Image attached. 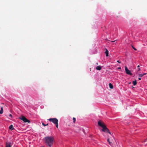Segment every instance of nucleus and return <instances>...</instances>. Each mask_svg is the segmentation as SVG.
<instances>
[{
	"mask_svg": "<svg viewBox=\"0 0 147 147\" xmlns=\"http://www.w3.org/2000/svg\"><path fill=\"white\" fill-rule=\"evenodd\" d=\"M133 83L134 86H135L137 84V82L136 80L133 81Z\"/></svg>",
	"mask_w": 147,
	"mask_h": 147,
	"instance_id": "12",
	"label": "nucleus"
},
{
	"mask_svg": "<svg viewBox=\"0 0 147 147\" xmlns=\"http://www.w3.org/2000/svg\"><path fill=\"white\" fill-rule=\"evenodd\" d=\"M125 72L127 74L130 75H132V74L131 72L128 69L126 66H125Z\"/></svg>",
	"mask_w": 147,
	"mask_h": 147,
	"instance_id": "5",
	"label": "nucleus"
},
{
	"mask_svg": "<svg viewBox=\"0 0 147 147\" xmlns=\"http://www.w3.org/2000/svg\"><path fill=\"white\" fill-rule=\"evenodd\" d=\"M96 69L97 70H100L101 69V67L100 66H98L96 67Z\"/></svg>",
	"mask_w": 147,
	"mask_h": 147,
	"instance_id": "8",
	"label": "nucleus"
},
{
	"mask_svg": "<svg viewBox=\"0 0 147 147\" xmlns=\"http://www.w3.org/2000/svg\"><path fill=\"white\" fill-rule=\"evenodd\" d=\"M6 147H11V145L10 144H7Z\"/></svg>",
	"mask_w": 147,
	"mask_h": 147,
	"instance_id": "15",
	"label": "nucleus"
},
{
	"mask_svg": "<svg viewBox=\"0 0 147 147\" xmlns=\"http://www.w3.org/2000/svg\"><path fill=\"white\" fill-rule=\"evenodd\" d=\"M75 128V131L76 132H78L80 130V128L79 127H76Z\"/></svg>",
	"mask_w": 147,
	"mask_h": 147,
	"instance_id": "9",
	"label": "nucleus"
},
{
	"mask_svg": "<svg viewBox=\"0 0 147 147\" xmlns=\"http://www.w3.org/2000/svg\"><path fill=\"white\" fill-rule=\"evenodd\" d=\"M49 121L55 124L57 128H58V120L56 118H50L48 119Z\"/></svg>",
	"mask_w": 147,
	"mask_h": 147,
	"instance_id": "3",
	"label": "nucleus"
},
{
	"mask_svg": "<svg viewBox=\"0 0 147 147\" xmlns=\"http://www.w3.org/2000/svg\"><path fill=\"white\" fill-rule=\"evenodd\" d=\"M9 117H12V115H11V114H10L9 115Z\"/></svg>",
	"mask_w": 147,
	"mask_h": 147,
	"instance_id": "20",
	"label": "nucleus"
},
{
	"mask_svg": "<svg viewBox=\"0 0 147 147\" xmlns=\"http://www.w3.org/2000/svg\"><path fill=\"white\" fill-rule=\"evenodd\" d=\"M146 139H147V138Z\"/></svg>",
	"mask_w": 147,
	"mask_h": 147,
	"instance_id": "27",
	"label": "nucleus"
},
{
	"mask_svg": "<svg viewBox=\"0 0 147 147\" xmlns=\"http://www.w3.org/2000/svg\"><path fill=\"white\" fill-rule=\"evenodd\" d=\"M109 86L110 88L111 89H112L113 88V85L111 83H109Z\"/></svg>",
	"mask_w": 147,
	"mask_h": 147,
	"instance_id": "10",
	"label": "nucleus"
},
{
	"mask_svg": "<svg viewBox=\"0 0 147 147\" xmlns=\"http://www.w3.org/2000/svg\"><path fill=\"white\" fill-rule=\"evenodd\" d=\"M117 62H118V63H121V62H120V61H119V60L117 61Z\"/></svg>",
	"mask_w": 147,
	"mask_h": 147,
	"instance_id": "19",
	"label": "nucleus"
},
{
	"mask_svg": "<svg viewBox=\"0 0 147 147\" xmlns=\"http://www.w3.org/2000/svg\"><path fill=\"white\" fill-rule=\"evenodd\" d=\"M105 53L106 54V56L108 57L109 56V51L106 48L105 49Z\"/></svg>",
	"mask_w": 147,
	"mask_h": 147,
	"instance_id": "6",
	"label": "nucleus"
},
{
	"mask_svg": "<svg viewBox=\"0 0 147 147\" xmlns=\"http://www.w3.org/2000/svg\"><path fill=\"white\" fill-rule=\"evenodd\" d=\"M42 124L44 126H46L48 125V124H44V123L43 122L42 123Z\"/></svg>",
	"mask_w": 147,
	"mask_h": 147,
	"instance_id": "17",
	"label": "nucleus"
},
{
	"mask_svg": "<svg viewBox=\"0 0 147 147\" xmlns=\"http://www.w3.org/2000/svg\"><path fill=\"white\" fill-rule=\"evenodd\" d=\"M9 128L11 130H13L14 129V128L13 127V126L12 125H11L9 127Z\"/></svg>",
	"mask_w": 147,
	"mask_h": 147,
	"instance_id": "7",
	"label": "nucleus"
},
{
	"mask_svg": "<svg viewBox=\"0 0 147 147\" xmlns=\"http://www.w3.org/2000/svg\"><path fill=\"white\" fill-rule=\"evenodd\" d=\"M107 141L108 142H109V144L110 145H111V142H110V141H109V138H108V139H107Z\"/></svg>",
	"mask_w": 147,
	"mask_h": 147,
	"instance_id": "14",
	"label": "nucleus"
},
{
	"mask_svg": "<svg viewBox=\"0 0 147 147\" xmlns=\"http://www.w3.org/2000/svg\"><path fill=\"white\" fill-rule=\"evenodd\" d=\"M3 107H2L1 108V109L0 111V114H2L3 113Z\"/></svg>",
	"mask_w": 147,
	"mask_h": 147,
	"instance_id": "11",
	"label": "nucleus"
},
{
	"mask_svg": "<svg viewBox=\"0 0 147 147\" xmlns=\"http://www.w3.org/2000/svg\"><path fill=\"white\" fill-rule=\"evenodd\" d=\"M138 80H141V78H138Z\"/></svg>",
	"mask_w": 147,
	"mask_h": 147,
	"instance_id": "23",
	"label": "nucleus"
},
{
	"mask_svg": "<svg viewBox=\"0 0 147 147\" xmlns=\"http://www.w3.org/2000/svg\"><path fill=\"white\" fill-rule=\"evenodd\" d=\"M20 119L23 121L25 123L28 122V123H30V121L28 120L24 116H23L22 117H20Z\"/></svg>",
	"mask_w": 147,
	"mask_h": 147,
	"instance_id": "4",
	"label": "nucleus"
},
{
	"mask_svg": "<svg viewBox=\"0 0 147 147\" xmlns=\"http://www.w3.org/2000/svg\"><path fill=\"white\" fill-rule=\"evenodd\" d=\"M45 143L49 147H51L53 144L54 139L53 137L47 136L44 138Z\"/></svg>",
	"mask_w": 147,
	"mask_h": 147,
	"instance_id": "1",
	"label": "nucleus"
},
{
	"mask_svg": "<svg viewBox=\"0 0 147 147\" xmlns=\"http://www.w3.org/2000/svg\"><path fill=\"white\" fill-rule=\"evenodd\" d=\"M121 69V67H118V69Z\"/></svg>",
	"mask_w": 147,
	"mask_h": 147,
	"instance_id": "24",
	"label": "nucleus"
},
{
	"mask_svg": "<svg viewBox=\"0 0 147 147\" xmlns=\"http://www.w3.org/2000/svg\"><path fill=\"white\" fill-rule=\"evenodd\" d=\"M138 75L140 77H142L143 76V74H139Z\"/></svg>",
	"mask_w": 147,
	"mask_h": 147,
	"instance_id": "13",
	"label": "nucleus"
},
{
	"mask_svg": "<svg viewBox=\"0 0 147 147\" xmlns=\"http://www.w3.org/2000/svg\"><path fill=\"white\" fill-rule=\"evenodd\" d=\"M133 48V49L135 51L137 50V49L134 47L132 45L131 46Z\"/></svg>",
	"mask_w": 147,
	"mask_h": 147,
	"instance_id": "18",
	"label": "nucleus"
},
{
	"mask_svg": "<svg viewBox=\"0 0 147 147\" xmlns=\"http://www.w3.org/2000/svg\"><path fill=\"white\" fill-rule=\"evenodd\" d=\"M130 83H130V82H129V84H130Z\"/></svg>",
	"mask_w": 147,
	"mask_h": 147,
	"instance_id": "26",
	"label": "nucleus"
},
{
	"mask_svg": "<svg viewBox=\"0 0 147 147\" xmlns=\"http://www.w3.org/2000/svg\"><path fill=\"white\" fill-rule=\"evenodd\" d=\"M76 120V119L74 117V123L75 122Z\"/></svg>",
	"mask_w": 147,
	"mask_h": 147,
	"instance_id": "21",
	"label": "nucleus"
},
{
	"mask_svg": "<svg viewBox=\"0 0 147 147\" xmlns=\"http://www.w3.org/2000/svg\"><path fill=\"white\" fill-rule=\"evenodd\" d=\"M140 67V65H138L137 67L138 68V71H140V68L139 67Z\"/></svg>",
	"mask_w": 147,
	"mask_h": 147,
	"instance_id": "16",
	"label": "nucleus"
},
{
	"mask_svg": "<svg viewBox=\"0 0 147 147\" xmlns=\"http://www.w3.org/2000/svg\"><path fill=\"white\" fill-rule=\"evenodd\" d=\"M116 40H115L113 41H111V42H114L115 41H116Z\"/></svg>",
	"mask_w": 147,
	"mask_h": 147,
	"instance_id": "25",
	"label": "nucleus"
},
{
	"mask_svg": "<svg viewBox=\"0 0 147 147\" xmlns=\"http://www.w3.org/2000/svg\"><path fill=\"white\" fill-rule=\"evenodd\" d=\"M146 74H147V73H144V74H143V76H144V75H146Z\"/></svg>",
	"mask_w": 147,
	"mask_h": 147,
	"instance_id": "22",
	"label": "nucleus"
},
{
	"mask_svg": "<svg viewBox=\"0 0 147 147\" xmlns=\"http://www.w3.org/2000/svg\"><path fill=\"white\" fill-rule=\"evenodd\" d=\"M98 125L101 127L102 129V130L105 132H107L110 134H111L109 129L106 126L104 123L100 120H99L98 122Z\"/></svg>",
	"mask_w": 147,
	"mask_h": 147,
	"instance_id": "2",
	"label": "nucleus"
}]
</instances>
